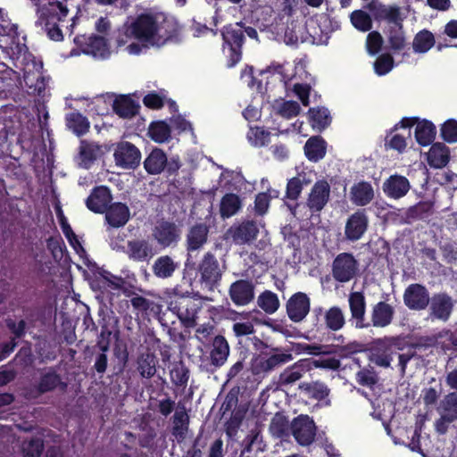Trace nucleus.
Here are the masks:
<instances>
[{
  "instance_id": "f257e3e1",
  "label": "nucleus",
  "mask_w": 457,
  "mask_h": 457,
  "mask_svg": "<svg viewBox=\"0 0 457 457\" xmlns=\"http://www.w3.org/2000/svg\"><path fill=\"white\" fill-rule=\"evenodd\" d=\"M177 36L176 24L168 19L142 13L129 18L122 25L117 37L118 46H125L130 39H136L146 47H162Z\"/></svg>"
},
{
  "instance_id": "f03ea898",
  "label": "nucleus",
  "mask_w": 457,
  "mask_h": 457,
  "mask_svg": "<svg viewBox=\"0 0 457 457\" xmlns=\"http://www.w3.org/2000/svg\"><path fill=\"white\" fill-rule=\"evenodd\" d=\"M68 13L67 1L51 2L48 6L40 10L38 23L43 27L49 38L55 41L62 40V32L57 22L62 21Z\"/></svg>"
},
{
  "instance_id": "7ed1b4c3",
  "label": "nucleus",
  "mask_w": 457,
  "mask_h": 457,
  "mask_svg": "<svg viewBox=\"0 0 457 457\" xmlns=\"http://www.w3.org/2000/svg\"><path fill=\"white\" fill-rule=\"evenodd\" d=\"M270 353L258 354L252 359L250 370L253 375H264L293 360L290 351L280 347H270Z\"/></svg>"
},
{
  "instance_id": "20e7f679",
  "label": "nucleus",
  "mask_w": 457,
  "mask_h": 457,
  "mask_svg": "<svg viewBox=\"0 0 457 457\" xmlns=\"http://www.w3.org/2000/svg\"><path fill=\"white\" fill-rule=\"evenodd\" d=\"M360 274V263L350 253H341L336 256L331 265V275L341 284L355 279Z\"/></svg>"
},
{
  "instance_id": "39448f33",
  "label": "nucleus",
  "mask_w": 457,
  "mask_h": 457,
  "mask_svg": "<svg viewBox=\"0 0 457 457\" xmlns=\"http://www.w3.org/2000/svg\"><path fill=\"white\" fill-rule=\"evenodd\" d=\"M181 167L178 157L168 159L163 150L154 148L144 161V168L150 175H158L166 171L170 175L175 174Z\"/></svg>"
},
{
  "instance_id": "423d86ee",
  "label": "nucleus",
  "mask_w": 457,
  "mask_h": 457,
  "mask_svg": "<svg viewBox=\"0 0 457 457\" xmlns=\"http://www.w3.org/2000/svg\"><path fill=\"white\" fill-rule=\"evenodd\" d=\"M260 233V224L252 220H244L234 223L225 233V238L236 245H250L256 240Z\"/></svg>"
},
{
  "instance_id": "0eeeda50",
  "label": "nucleus",
  "mask_w": 457,
  "mask_h": 457,
  "mask_svg": "<svg viewBox=\"0 0 457 457\" xmlns=\"http://www.w3.org/2000/svg\"><path fill=\"white\" fill-rule=\"evenodd\" d=\"M316 431L315 422L308 415H299L291 423V433L302 446H309L314 442Z\"/></svg>"
},
{
  "instance_id": "6e6552de",
  "label": "nucleus",
  "mask_w": 457,
  "mask_h": 457,
  "mask_svg": "<svg viewBox=\"0 0 457 457\" xmlns=\"http://www.w3.org/2000/svg\"><path fill=\"white\" fill-rule=\"evenodd\" d=\"M197 270L201 276V282L210 289L218 283L223 273V267L220 265L218 260L211 252L204 253Z\"/></svg>"
},
{
  "instance_id": "1a4fd4ad",
  "label": "nucleus",
  "mask_w": 457,
  "mask_h": 457,
  "mask_svg": "<svg viewBox=\"0 0 457 457\" xmlns=\"http://www.w3.org/2000/svg\"><path fill=\"white\" fill-rule=\"evenodd\" d=\"M181 230L172 221L162 220L153 228L152 237L162 248L176 245L180 239Z\"/></svg>"
},
{
  "instance_id": "9d476101",
  "label": "nucleus",
  "mask_w": 457,
  "mask_h": 457,
  "mask_svg": "<svg viewBox=\"0 0 457 457\" xmlns=\"http://www.w3.org/2000/svg\"><path fill=\"white\" fill-rule=\"evenodd\" d=\"M209 226L205 223H195L189 227L186 234V250L187 258L186 266L189 265L192 253L200 251L208 242Z\"/></svg>"
},
{
  "instance_id": "9b49d317",
  "label": "nucleus",
  "mask_w": 457,
  "mask_h": 457,
  "mask_svg": "<svg viewBox=\"0 0 457 457\" xmlns=\"http://www.w3.org/2000/svg\"><path fill=\"white\" fill-rule=\"evenodd\" d=\"M113 155L116 165L123 169L134 170L140 164L141 153L135 145L129 142L118 143Z\"/></svg>"
},
{
  "instance_id": "f8f14e48",
  "label": "nucleus",
  "mask_w": 457,
  "mask_h": 457,
  "mask_svg": "<svg viewBox=\"0 0 457 457\" xmlns=\"http://www.w3.org/2000/svg\"><path fill=\"white\" fill-rule=\"evenodd\" d=\"M416 355V351L413 346H410L405 353L395 352L392 346L386 347L382 351H378L374 353V362L380 367L388 368L394 356L398 358V365L401 370L402 375L405 374L408 362Z\"/></svg>"
},
{
  "instance_id": "ddd939ff",
  "label": "nucleus",
  "mask_w": 457,
  "mask_h": 457,
  "mask_svg": "<svg viewBox=\"0 0 457 457\" xmlns=\"http://www.w3.org/2000/svg\"><path fill=\"white\" fill-rule=\"evenodd\" d=\"M366 8L371 12L376 21H386L394 26L401 25L404 19L399 6L386 5L378 0H371L366 5Z\"/></svg>"
},
{
  "instance_id": "4468645a",
  "label": "nucleus",
  "mask_w": 457,
  "mask_h": 457,
  "mask_svg": "<svg viewBox=\"0 0 457 457\" xmlns=\"http://www.w3.org/2000/svg\"><path fill=\"white\" fill-rule=\"evenodd\" d=\"M56 388L65 390L67 384L62 381L61 376L53 368H50L48 371L43 373L38 380V383L35 386L34 390H30L29 393L26 394V398H36L38 395L53 392Z\"/></svg>"
},
{
  "instance_id": "2eb2a0df",
  "label": "nucleus",
  "mask_w": 457,
  "mask_h": 457,
  "mask_svg": "<svg viewBox=\"0 0 457 457\" xmlns=\"http://www.w3.org/2000/svg\"><path fill=\"white\" fill-rule=\"evenodd\" d=\"M113 249L122 250L130 260L139 262H148L154 255L153 245L145 239L129 240L127 249L118 245H115Z\"/></svg>"
},
{
  "instance_id": "dca6fc26",
  "label": "nucleus",
  "mask_w": 457,
  "mask_h": 457,
  "mask_svg": "<svg viewBox=\"0 0 457 457\" xmlns=\"http://www.w3.org/2000/svg\"><path fill=\"white\" fill-rule=\"evenodd\" d=\"M330 198V186L324 180L317 181L309 193L306 205L312 212H319L327 205Z\"/></svg>"
},
{
  "instance_id": "f3484780",
  "label": "nucleus",
  "mask_w": 457,
  "mask_h": 457,
  "mask_svg": "<svg viewBox=\"0 0 457 457\" xmlns=\"http://www.w3.org/2000/svg\"><path fill=\"white\" fill-rule=\"evenodd\" d=\"M428 289L420 284H411L404 291L403 302L413 311L424 310L429 303Z\"/></svg>"
},
{
  "instance_id": "a211bd4d",
  "label": "nucleus",
  "mask_w": 457,
  "mask_h": 457,
  "mask_svg": "<svg viewBox=\"0 0 457 457\" xmlns=\"http://www.w3.org/2000/svg\"><path fill=\"white\" fill-rule=\"evenodd\" d=\"M368 228V217L362 211L352 214L346 221L345 236L350 241L359 240Z\"/></svg>"
},
{
  "instance_id": "6ab92c4d",
  "label": "nucleus",
  "mask_w": 457,
  "mask_h": 457,
  "mask_svg": "<svg viewBox=\"0 0 457 457\" xmlns=\"http://www.w3.org/2000/svg\"><path fill=\"white\" fill-rule=\"evenodd\" d=\"M310 370L311 366H309L306 359H301L279 374L278 384L280 386H291L300 380Z\"/></svg>"
},
{
  "instance_id": "aec40b11",
  "label": "nucleus",
  "mask_w": 457,
  "mask_h": 457,
  "mask_svg": "<svg viewBox=\"0 0 457 457\" xmlns=\"http://www.w3.org/2000/svg\"><path fill=\"white\" fill-rule=\"evenodd\" d=\"M411 189L409 180L401 175H392L383 183V191L393 199H400L407 195Z\"/></svg>"
},
{
  "instance_id": "412c9836",
  "label": "nucleus",
  "mask_w": 457,
  "mask_h": 457,
  "mask_svg": "<svg viewBox=\"0 0 457 457\" xmlns=\"http://www.w3.org/2000/svg\"><path fill=\"white\" fill-rule=\"evenodd\" d=\"M85 42L80 38L78 39L81 46V50L87 54H91L94 57L105 58L109 54V47L106 39L103 36L91 35L87 39L82 37Z\"/></svg>"
},
{
  "instance_id": "4be33fe9",
  "label": "nucleus",
  "mask_w": 457,
  "mask_h": 457,
  "mask_svg": "<svg viewBox=\"0 0 457 457\" xmlns=\"http://www.w3.org/2000/svg\"><path fill=\"white\" fill-rule=\"evenodd\" d=\"M254 287L249 280L240 279L234 282L229 288L230 297L238 305H245L253 299Z\"/></svg>"
},
{
  "instance_id": "5701e85b",
  "label": "nucleus",
  "mask_w": 457,
  "mask_h": 457,
  "mask_svg": "<svg viewBox=\"0 0 457 457\" xmlns=\"http://www.w3.org/2000/svg\"><path fill=\"white\" fill-rule=\"evenodd\" d=\"M112 197L106 187H96L87 199V206L94 212L103 213L108 208Z\"/></svg>"
},
{
  "instance_id": "b1692460",
  "label": "nucleus",
  "mask_w": 457,
  "mask_h": 457,
  "mask_svg": "<svg viewBox=\"0 0 457 457\" xmlns=\"http://www.w3.org/2000/svg\"><path fill=\"white\" fill-rule=\"evenodd\" d=\"M105 220L112 228L123 227L129 220V210L122 203H114L105 211Z\"/></svg>"
},
{
  "instance_id": "393cba45",
  "label": "nucleus",
  "mask_w": 457,
  "mask_h": 457,
  "mask_svg": "<svg viewBox=\"0 0 457 457\" xmlns=\"http://www.w3.org/2000/svg\"><path fill=\"white\" fill-rule=\"evenodd\" d=\"M158 359L154 353L146 348L137 359V370L144 378H152L156 374Z\"/></svg>"
},
{
  "instance_id": "a878e982",
  "label": "nucleus",
  "mask_w": 457,
  "mask_h": 457,
  "mask_svg": "<svg viewBox=\"0 0 457 457\" xmlns=\"http://www.w3.org/2000/svg\"><path fill=\"white\" fill-rule=\"evenodd\" d=\"M229 355V345L227 339L218 335L213 338L212 349L210 353L211 363L216 367H221Z\"/></svg>"
},
{
  "instance_id": "bb28decb",
  "label": "nucleus",
  "mask_w": 457,
  "mask_h": 457,
  "mask_svg": "<svg viewBox=\"0 0 457 457\" xmlns=\"http://www.w3.org/2000/svg\"><path fill=\"white\" fill-rule=\"evenodd\" d=\"M253 321L256 323H263L270 327L274 331L284 333L285 328L282 324H275L273 320H262L257 316H254L253 320H245L236 322L233 325V331L237 337L248 336L254 333Z\"/></svg>"
},
{
  "instance_id": "cd10ccee",
  "label": "nucleus",
  "mask_w": 457,
  "mask_h": 457,
  "mask_svg": "<svg viewBox=\"0 0 457 457\" xmlns=\"http://www.w3.org/2000/svg\"><path fill=\"white\" fill-rule=\"evenodd\" d=\"M374 198V190L369 182L361 181L351 187L350 200L357 206H364Z\"/></svg>"
},
{
  "instance_id": "c85d7f7f",
  "label": "nucleus",
  "mask_w": 457,
  "mask_h": 457,
  "mask_svg": "<svg viewBox=\"0 0 457 457\" xmlns=\"http://www.w3.org/2000/svg\"><path fill=\"white\" fill-rule=\"evenodd\" d=\"M450 160L449 148L443 143L434 144L428 154V162L434 168H443Z\"/></svg>"
},
{
  "instance_id": "c756f323",
  "label": "nucleus",
  "mask_w": 457,
  "mask_h": 457,
  "mask_svg": "<svg viewBox=\"0 0 457 457\" xmlns=\"http://www.w3.org/2000/svg\"><path fill=\"white\" fill-rule=\"evenodd\" d=\"M242 207V200L233 193L226 194L220 200V213L222 219H228L238 212Z\"/></svg>"
},
{
  "instance_id": "7c9ffc66",
  "label": "nucleus",
  "mask_w": 457,
  "mask_h": 457,
  "mask_svg": "<svg viewBox=\"0 0 457 457\" xmlns=\"http://www.w3.org/2000/svg\"><path fill=\"white\" fill-rule=\"evenodd\" d=\"M304 152L310 161L317 162L326 154V142L319 136L310 137L304 145Z\"/></svg>"
},
{
  "instance_id": "2f4dec72",
  "label": "nucleus",
  "mask_w": 457,
  "mask_h": 457,
  "mask_svg": "<svg viewBox=\"0 0 457 457\" xmlns=\"http://www.w3.org/2000/svg\"><path fill=\"white\" fill-rule=\"evenodd\" d=\"M178 264L169 255L158 257L153 264V272L159 278H170L176 270Z\"/></svg>"
},
{
  "instance_id": "473e14b6",
  "label": "nucleus",
  "mask_w": 457,
  "mask_h": 457,
  "mask_svg": "<svg viewBox=\"0 0 457 457\" xmlns=\"http://www.w3.org/2000/svg\"><path fill=\"white\" fill-rule=\"evenodd\" d=\"M287 314H308L310 299L306 294L298 292L293 295L287 303Z\"/></svg>"
},
{
  "instance_id": "72a5a7b5",
  "label": "nucleus",
  "mask_w": 457,
  "mask_h": 457,
  "mask_svg": "<svg viewBox=\"0 0 457 457\" xmlns=\"http://www.w3.org/2000/svg\"><path fill=\"white\" fill-rule=\"evenodd\" d=\"M429 302L433 314H450L453 307V299L445 293L434 295Z\"/></svg>"
},
{
  "instance_id": "f704fd0d",
  "label": "nucleus",
  "mask_w": 457,
  "mask_h": 457,
  "mask_svg": "<svg viewBox=\"0 0 457 457\" xmlns=\"http://www.w3.org/2000/svg\"><path fill=\"white\" fill-rule=\"evenodd\" d=\"M387 41L389 47L393 52H400L406 46V38L403 31V23L397 26H392L388 29Z\"/></svg>"
},
{
  "instance_id": "c9c22d12",
  "label": "nucleus",
  "mask_w": 457,
  "mask_h": 457,
  "mask_svg": "<svg viewBox=\"0 0 457 457\" xmlns=\"http://www.w3.org/2000/svg\"><path fill=\"white\" fill-rule=\"evenodd\" d=\"M138 105L129 97L121 96L113 103L114 112L121 118H132L137 112Z\"/></svg>"
},
{
  "instance_id": "e433bc0d",
  "label": "nucleus",
  "mask_w": 457,
  "mask_h": 457,
  "mask_svg": "<svg viewBox=\"0 0 457 457\" xmlns=\"http://www.w3.org/2000/svg\"><path fill=\"white\" fill-rule=\"evenodd\" d=\"M436 136L435 126L427 120L419 122L415 129V137L421 145H428Z\"/></svg>"
},
{
  "instance_id": "4c0bfd02",
  "label": "nucleus",
  "mask_w": 457,
  "mask_h": 457,
  "mask_svg": "<svg viewBox=\"0 0 457 457\" xmlns=\"http://www.w3.org/2000/svg\"><path fill=\"white\" fill-rule=\"evenodd\" d=\"M101 154L100 146L92 142L81 141L79 156L84 167L87 168Z\"/></svg>"
},
{
  "instance_id": "58836bf2",
  "label": "nucleus",
  "mask_w": 457,
  "mask_h": 457,
  "mask_svg": "<svg viewBox=\"0 0 457 457\" xmlns=\"http://www.w3.org/2000/svg\"><path fill=\"white\" fill-rule=\"evenodd\" d=\"M67 127L77 136L86 134L89 129L88 120L79 112H72L66 117Z\"/></svg>"
},
{
  "instance_id": "ea45409f",
  "label": "nucleus",
  "mask_w": 457,
  "mask_h": 457,
  "mask_svg": "<svg viewBox=\"0 0 457 457\" xmlns=\"http://www.w3.org/2000/svg\"><path fill=\"white\" fill-rule=\"evenodd\" d=\"M312 126L313 129L322 130L327 128L331 121L329 112L325 107L311 108L309 110Z\"/></svg>"
},
{
  "instance_id": "a19ab883",
  "label": "nucleus",
  "mask_w": 457,
  "mask_h": 457,
  "mask_svg": "<svg viewBox=\"0 0 457 457\" xmlns=\"http://www.w3.org/2000/svg\"><path fill=\"white\" fill-rule=\"evenodd\" d=\"M289 421L286 416L277 413L270 424V431L278 438H284L289 435Z\"/></svg>"
},
{
  "instance_id": "79ce46f5",
  "label": "nucleus",
  "mask_w": 457,
  "mask_h": 457,
  "mask_svg": "<svg viewBox=\"0 0 457 457\" xmlns=\"http://www.w3.org/2000/svg\"><path fill=\"white\" fill-rule=\"evenodd\" d=\"M44 449V440L35 436L22 444L21 453L23 457H41Z\"/></svg>"
},
{
  "instance_id": "37998d69",
  "label": "nucleus",
  "mask_w": 457,
  "mask_h": 457,
  "mask_svg": "<svg viewBox=\"0 0 457 457\" xmlns=\"http://www.w3.org/2000/svg\"><path fill=\"white\" fill-rule=\"evenodd\" d=\"M441 406L447 421L457 420V392L448 393L442 401Z\"/></svg>"
},
{
  "instance_id": "c03bdc74",
  "label": "nucleus",
  "mask_w": 457,
  "mask_h": 457,
  "mask_svg": "<svg viewBox=\"0 0 457 457\" xmlns=\"http://www.w3.org/2000/svg\"><path fill=\"white\" fill-rule=\"evenodd\" d=\"M434 44L435 38L433 34L428 30H422L415 36L412 47L416 53H426Z\"/></svg>"
},
{
  "instance_id": "a18cd8bd",
  "label": "nucleus",
  "mask_w": 457,
  "mask_h": 457,
  "mask_svg": "<svg viewBox=\"0 0 457 457\" xmlns=\"http://www.w3.org/2000/svg\"><path fill=\"white\" fill-rule=\"evenodd\" d=\"M257 304L265 312L273 313L278 310L279 301L276 294L267 290L258 296Z\"/></svg>"
},
{
  "instance_id": "49530a36",
  "label": "nucleus",
  "mask_w": 457,
  "mask_h": 457,
  "mask_svg": "<svg viewBox=\"0 0 457 457\" xmlns=\"http://www.w3.org/2000/svg\"><path fill=\"white\" fill-rule=\"evenodd\" d=\"M149 134L155 142L162 143L170 137V129L166 122L157 121L151 124Z\"/></svg>"
},
{
  "instance_id": "de8ad7c7",
  "label": "nucleus",
  "mask_w": 457,
  "mask_h": 457,
  "mask_svg": "<svg viewBox=\"0 0 457 457\" xmlns=\"http://www.w3.org/2000/svg\"><path fill=\"white\" fill-rule=\"evenodd\" d=\"M130 302L137 312H149L151 314H159L161 312V308L157 303L143 296L135 295L131 298Z\"/></svg>"
},
{
  "instance_id": "09e8293b",
  "label": "nucleus",
  "mask_w": 457,
  "mask_h": 457,
  "mask_svg": "<svg viewBox=\"0 0 457 457\" xmlns=\"http://www.w3.org/2000/svg\"><path fill=\"white\" fill-rule=\"evenodd\" d=\"M350 18L353 25L361 31H369L372 28L371 17L362 10L353 12Z\"/></svg>"
},
{
  "instance_id": "8fccbe9b",
  "label": "nucleus",
  "mask_w": 457,
  "mask_h": 457,
  "mask_svg": "<svg viewBox=\"0 0 457 457\" xmlns=\"http://www.w3.org/2000/svg\"><path fill=\"white\" fill-rule=\"evenodd\" d=\"M270 132L262 128H250L247 133V139L253 146L261 147L267 145L270 141Z\"/></svg>"
},
{
  "instance_id": "3c124183",
  "label": "nucleus",
  "mask_w": 457,
  "mask_h": 457,
  "mask_svg": "<svg viewBox=\"0 0 457 457\" xmlns=\"http://www.w3.org/2000/svg\"><path fill=\"white\" fill-rule=\"evenodd\" d=\"M97 282L99 287L104 289L109 287L112 289H120L125 283L123 278L113 276L105 270L99 272Z\"/></svg>"
},
{
  "instance_id": "603ef678",
  "label": "nucleus",
  "mask_w": 457,
  "mask_h": 457,
  "mask_svg": "<svg viewBox=\"0 0 457 457\" xmlns=\"http://www.w3.org/2000/svg\"><path fill=\"white\" fill-rule=\"evenodd\" d=\"M306 361L311 366V370L316 368L337 370L341 365L340 361L336 357H320L317 360L306 358Z\"/></svg>"
},
{
  "instance_id": "864d4df0",
  "label": "nucleus",
  "mask_w": 457,
  "mask_h": 457,
  "mask_svg": "<svg viewBox=\"0 0 457 457\" xmlns=\"http://www.w3.org/2000/svg\"><path fill=\"white\" fill-rule=\"evenodd\" d=\"M207 446V437L204 436L203 431L199 432L192 442L191 446L185 453L183 457H203V450Z\"/></svg>"
},
{
  "instance_id": "5fc2aeb1",
  "label": "nucleus",
  "mask_w": 457,
  "mask_h": 457,
  "mask_svg": "<svg viewBox=\"0 0 457 457\" xmlns=\"http://www.w3.org/2000/svg\"><path fill=\"white\" fill-rule=\"evenodd\" d=\"M276 112L280 116L290 119L299 114L301 107L295 101H285L275 106Z\"/></svg>"
},
{
  "instance_id": "6e6d98bb",
  "label": "nucleus",
  "mask_w": 457,
  "mask_h": 457,
  "mask_svg": "<svg viewBox=\"0 0 457 457\" xmlns=\"http://www.w3.org/2000/svg\"><path fill=\"white\" fill-rule=\"evenodd\" d=\"M432 210V204L429 202H420L410 207L406 212V218L411 220L422 219Z\"/></svg>"
},
{
  "instance_id": "4d7b16f0",
  "label": "nucleus",
  "mask_w": 457,
  "mask_h": 457,
  "mask_svg": "<svg viewBox=\"0 0 457 457\" xmlns=\"http://www.w3.org/2000/svg\"><path fill=\"white\" fill-rule=\"evenodd\" d=\"M224 40L231 46L240 47L244 40V31L241 29L226 28L222 33Z\"/></svg>"
},
{
  "instance_id": "13d9d810",
  "label": "nucleus",
  "mask_w": 457,
  "mask_h": 457,
  "mask_svg": "<svg viewBox=\"0 0 457 457\" xmlns=\"http://www.w3.org/2000/svg\"><path fill=\"white\" fill-rule=\"evenodd\" d=\"M394 66V59L388 54H384L378 56L374 62L375 72L379 75H385L388 73Z\"/></svg>"
},
{
  "instance_id": "bf43d9fd",
  "label": "nucleus",
  "mask_w": 457,
  "mask_h": 457,
  "mask_svg": "<svg viewBox=\"0 0 457 457\" xmlns=\"http://www.w3.org/2000/svg\"><path fill=\"white\" fill-rule=\"evenodd\" d=\"M348 301L352 314L365 313V297L361 292L350 293Z\"/></svg>"
},
{
  "instance_id": "052dcab7",
  "label": "nucleus",
  "mask_w": 457,
  "mask_h": 457,
  "mask_svg": "<svg viewBox=\"0 0 457 457\" xmlns=\"http://www.w3.org/2000/svg\"><path fill=\"white\" fill-rule=\"evenodd\" d=\"M307 183L299 177H295L288 180L287 185V197L291 200H297L303 190V184Z\"/></svg>"
},
{
  "instance_id": "680f3d73",
  "label": "nucleus",
  "mask_w": 457,
  "mask_h": 457,
  "mask_svg": "<svg viewBox=\"0 0 457 457\" xmlns=\"http://www.w3.org/2000/svg\"><path fill=\"white\" fill-rule=\"evenodd\" d=\"M356 381L362 386L372 387L378 382V377L373 370L362 369L356 373Z\"/></svg>"
},
{
  "instance_id": "e2e57ef3",
  "label": "nucleus",
  "mask_w": 457,
  "mask_h": 457,
  "mask_svg": "<svg viewBox=\"0 0 457 457\" xmlns=\"http://www.w3.org/2000/svg\"><path fill=\"white\" fill-rule=\"evenodd\" d=\"M383 37L381 34L378 31H371L369 33L367 37V50L368 52L374 55L378 54L382 46Z\"/></svg>"
},
{
  "instance_id": "0e129e2a",
  "label": "nucleus",
  "mask_w": 457,
  "mask_h": 457,
  "mask_svg": "<svg viewBox=\"0 0 457 457\" xmlns=\"http://www.w3.org/2000/svg\"><path fill=\"white\" fill-rule=\"evenodd\" d=\"M441 395V385H439V389L435 387H424L421 390V398L423 403L426 406H433L435 405Z\"/></svg>"
},
{
  "instance_id": "69168bd1",
  "label": "nucleus",
  "mask_w": 457,
  "mask_h": 457,
  "mask_svg": "<svg viewBox=\"0 0 457 457\" xmlns=\"http://www.w3.org/2000/svg\"><path fill=\"white\" fill-rule=\"evenodd\" d=\"M442 137L447 142L453 143L457 141V121L449 120L444 123L441 129Z\"/></svg>"
},
{
  "instance_id": "338daca9",
  "label": "nucleus",
  "mask_w": 457,
  "mask_h": 457,
  "mask_svg": "<svg viewBox=\"0 0 457 457\" xmlns=\"http://www.w3.org/2000/svg\"><path fill=\"white\" fill-rule=\"evenodd\" d=\"M306 389L309 395L318 401L324 400L329 395V389L323 383L316 382L312 385H308Z\"/></svg>"
},
{
  "instance_id": "774afa93",
  "label": "nucleus",
  "mask_w": 457,
  "mask_h": 457,
  "mask_svg": "<svg viewBox=\"0 0 457 457\" xmlns=\"http://www.w3.org/2000/svg\"><path fill=\"white\" fill-rule=\"evenodd\" d=\"M171 379L176 386H185L189 378V370L187 368L181 366L171 370Z\"/></svg>"
}]
</instances>
